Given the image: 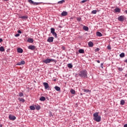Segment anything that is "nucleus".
Returning <instances> with one entry per match:
<instances>
[{
	"label": "nucleus",
	"instance_id": "obj_13",
	"mask_svg": "<svg viewBox=\"0 0 127 127\" xmlns=\"http://www.w3.org/2000/svg\"><path fill=\"white\" fill-rule=\"evenodd\" d=\"M114 11H115V12H118V13H120V12H121V9H120V8H119V7H116V8L114 9Z\"/></svg>",
	"mask_w": 127,
	"mask_h": 127
},
{
	"label": "nucleus",
	"instance_id": "obj_35",
	"mask_svg": "<svg viewBox=\"0 0 127 127\" xmlns=\"http://www.w3.org/2000/svg\"><path fill=\"white\" fill-rule=\"evenodd\" d=\"M107 49H108V50H111V49H112V48L111 47V45H109L107 46Z\"/></svg>",
	"mask_w": 127,
	"mask_h": 127
},
{
	"label": "nucleus",
	"instance_id": "obj_36",
	"mask_svg": "<svg viewBox=\"0 0 127 127\" xmlns=\"http://www.w3.org/2000/svg\"><path fill=\"white\" fill-rule=\"evenodd\" d=\"M77 21H81V20H82V18L78 17V18H77Z\"/></svg>",
	"mask_w": 127,
	"mask_h": 127
},
{
	"label": "nucleus",
	"instance_id": "obj_16",
	"mask_svg": "<svg viewBox=\"0 0 127 127\" xmlns=\"http://www.w3.org/2000/svg\"><path fill=\"white\" fill-rule=\"evenodd\" d=\"M55 90H56V91H58V92H60V91H61V89L60 88V87L58 86H56L55 87Z\"/></svg>",
	"mask_w": 127,
	"mask_h": 127
},
{
	"label": "nucleus",
	"instance_id": "obj_25",
	"mask_svg": "<svg viewBox=\"0 0 127 127\" xmlns=\"http://www.w3.org/2000/svg\"><path fill=\"white\" fill-rule=\"evenodd\" d=\"M125 56V53H122L120 55V57H121V58H124Z\"/></svg>",
	"mask_w": 127,
	"mask_h": 127
},
{
	"label": "nucleus",
	"instance_id": "obj_50",
	"mask_svg": "<svg viewBox=\"0 0 127 127\" xmlns=\"http://www.w3.org/2000/svg\"><path fill=\"white\" fill-rule=\"evenodd\" d=\"M4 1H8V0H3Z\"/></svg>",
	"mask_w": 127,
	"mask_h": 127
},
{
	"label": "nucleus",
	"instance_id": "obj_5",
	"mask_svg": "<svg viewBox=\"0 0 127 127\" xmlns=\"http://www.w3.org/2000/svg\"><path fill=\"white\" fill-rule=\"evenodd\" d=\"M8 119L10 120V121H14L16 119V117L15 116L12 115H9L8 117Z\"/></svg>",
	"mask_w": 127,
	"mask_h": 127
},
{
	"label": "nucleus",
	"instance_id": "obj_10",
	"mask_svg": "<svg viewBox=\"0 0 127 127\" xmlns=\"http://www.w3.org/2000/svg\"><path fill=\"white\" fill-rule=\"evenodd\" d=\"M67 14H68V12L65 11H64L61 13L62 16H66V15H67Z\"/></svg>",
	"mask_w": 127,
	"mask_h": 127
},
{
	"label": "nucleus",
	"instance_id": "obj_23",
	"mask_svg": "<svg viewBox=\"0 0 127 127\" xmlns=\"http://www.w3.org/2000/svg\"><path fill=\"white\" fill-rule=\"evenodd\" d=\"M52 34L53 35V36H55V38H57V37H58L57 36V33L55 32H54V33H52Z\"/></svg>",
	"mask_w": 127,
	"mask_h": 127
},
{
	"label": "nucleus",
	"instance_id": "obj_18",
	"mask_svg": "<svg viewBox=\"0 0 127 127\" xmlns=\"http://www.w3.org/2000/svg\"><path fill=\"white\" fill-rule=\"evenodd\" d=\"M18 101H19V102H22V103H24L25 102V100L22 98H19Z\"/></svg>",
	"mask_w": 127,
	"mask_h": 127
},
{
	"label": "nucleus",
	"instance_id": "obj_49",
	"mask_svg": "<svg viewBox=\"0 0 127 127\" xmlns=\"http://www.w3.org/2000/svg\"><path fill=\"white\" fill-rule=\"evenodd\" d=\"M124 127H127V124L125 125Z\"/></svg>",
	"mask_w": 127,
	"mask_h": 127
},
{
	"label": "nucleus",
	"instance_id": "obj_37",
	"mask_svg": "<svg viewBox=\"0 0 127 127\" xmlns=\"http://www.w3.org/2000/svg\"><path fill=\"white\" fill-rule=\"evenodd\" d=\"M36 110H40V106L39 105L37 106L36 107Z\"/></svg>",
	"mask_w": 127,
	"mask_h": 127
},
{
	"label": "nucleus",
	"instance_id": "obj_43",
	"mask_svg": "<svg viewBox=\"0 0 127 127\" xmlns=\"http://www.w3.org/2000/svg\"><path fill=\"white\" fill-rule=\"evenodd\" d=\"M16 65H22L20 62L18 63Z\"/></svg>",
	"mask_w": 127,
	"mask_h": 127
},
{
	"label": "nucleus",
	"instance_id": "obj_1",
	"mask_svg": "<svg viewBox=\"0 0 127 127\" xmlns=\"http://www.w3.org/2000/svg\"><path fill=\"white\" fill-rule=\"evenodd\" d=\"M78 76L83 79L87 78L88 72L85 69L80 70L78 73Z\"/></svg>",
	"mask_w": 127,
	"mask_h": 127
},
{
	"label": "nucleus",
	"instance_id": "obj_24",
	"mask_svg": "<svg viewBox=\"0 0 127 127\" xmlns=\"http://www.w3.org/2000/svg\"><path fill=\"white\" fill-rule=\"evenodd\" d=\"M46 100V98L45 97L43 96V97H41L40 98V101H42V102H44V101H45Z\"/></svg>",
	"mask_w": 127,
	"mask_h": 127
},
{
	"label": "nucleus",
	"instance_id": "obj_2",
	"mask_svg": "<svg viewBox=\"0 0 127 127\" xmlns=\"http://www.w3.org/2000/svg\"><path fill=\"white\" fill-rule=\"evenodd\" d=\"M93 120L97 123L101 122V116H99V113H96L93 114Z\"/></svg>",
	"mask_w": 127,
	"mask_h": 127
},
{
	"label": "nucleus",
	"instance_id": "obj_6",
	"mask_svg": "<svg viewBox=\"0 0 127 127\" xmlns=\"http://www.w3.org/2000/svg\"><path fill=\"white\" fill-rule=\"evenodd\" d=\"M43 85L45 87V89H50V87L49 86V84H48V83L47 82H44Z\"/></svg>",
	"mask_w": 127,
	"mask_h": 127
},
{
	"label": "nucleus",
	"instance_id": "obj_45",
	"mask_svg": "<svg viewBox=\"0 0 127 127\" xmlns=\"http://www.w3.org/2000/svg\"><path fill=\"white\" fill-rule=\"evenodd\" d=\"M75 77H79V74H75Z\"/></svg>",
	"mask_w": 127,
	"mask_h": 127
},
{
	"label": "nucleus",
	"instance_id": "obj_14",
	"mask_svg": "<svg viewBox=\"0 0 127 127\" xmlns=\"http://www.w3.org/2000/svg\"><path fill=\"white\" fill-rule=\"evenodd\" d=\"M19 17V18H22V19H27V18H28V16H27V15L22 16Z\"/></svg>",
	"mask_w": 127,
	"mask_h": 127
},
{
	"label": "nucleus",
	"instance_id": "obj_32",
	"mask_svg": "<svg viewBox=\"0 0 127 127\" xmlns=\"http://www.w3.org/2000/svg\"><path fill=\"white\" fill-rule=\"evenodd\" d=\"M83 90H84V92H85V93H89V92H91V91H90V90L89 89H83Z\"/></svg>",
	"mask_w": 127,
	"mask_h": 127
},
{
	"label": "nucleus",
	"instance_id": "obj_39",
	"mask_svg": "<svg viewBox=\"0 0 127 127\" xmlns=\"http://www.w3.org/2000/svg\"><path fill=\"white\" fill-rule=\"evenodd\" d=\"M98 51H100V49H99V48L95 49V52H98Z\"/></svg>",
	"mask_w": 127,
	"mask_h": 127
},
{
	"label": "nucleus",
	"instance_id": "obj_53",
	"mask_svg": "<svg viewBox=\"0 0 127 127\" xmlns=\"http://www.w3.org/2000/svg\"><path fill=\"white\" fill-rule=\"evenodd\" d=\"M54 82L56 81V79H54Z\"/></svg>",
	"mask_w": 127,
	"mask_h": 127
},
{
	"label": "nucleus",
	"instance_id": "obj_4",
	"mask_svg": "<svg viewBox=\"0 0 127 127\" xmlns=\"http://www.w3.org/2000/svg\"><path fill=\"white\" fill-rule=\"evenodd\" d=\"M28 1L29 3L33 4L34 5H38V4H40V3L34 2L32 0H28Z\"/></svg>",
	"mask_w": 127,
	"mask_h": 127
},
{
	"label": "nucleus",
	"instance_id": "obj_15",
	"mask_svg": "<svg viewBox=\"0 0 127 127\" xmlns=\"http://www.w3.org/2000/svg\"><path fill=\"white\" fill-rule=\"evenodd\" d=\"M17 50L18 53H22L23 52V50L20 48H18Z\"/></svg>",
	"mask_w": 127,
	"mask_h": 127
},
{
	"label": "nucleus",
	"instance_id": "obj_29",
	"mask_svg": "<svg viewBox=\"0 0 127 127\" xmlns=\"http://www.w3.org/2000/svg\"><path fill=\"white\" fill-rule=\"evenodd\" d=\"M0 51L1 52H3V51H4V48H3V47H0Z\"/></svg>",
	"mask_w": 127,
	"mask_h": 127
},
{
	"label": "nucleus",
	"instance_id": "obj_41",
	"mask_svg": "<svg viewBox=\"0 0 127 127\" xmlns=\"http://www.w3.org/2000/svg\"><path fill=\"white\" fill-rule=\"evenodd\" d=\"M19 35H20L19 34H16V35H15V37H18V36H19Z\"/></svg>",
	"mask_w": 127,
	"mask_h": 127
},
{
	"label": "nucleus",
	"instance_id": "obj_9",
	"mask_svg": "<svg viewBox=\"0 0 127 127\" xmlns=\"http://www.w3.org/2000/svg\"><path fill=\"white\" fill-rule=\"evenodd\" d=\"M28 49H30V50L33 51L35 50V46L30 45L28 46Z\"/></svg>",
	"mask_w": 127,
	"mask_h": 127
},
{
	"label": "nucleus",
	"instance_id": "obj_47",
	"mask_svg": "<svg viewBox=\"0 0 127 127\" xmlns=\"http://www.w3.org/2000/svg\"><path fill=\"white\" fill-rule=\"evenodd\" d=\"M96 62H97V63H100V60H97Z\"/></svg>",
	"mask_w": 127,
	"mask_h": 127
},
{
	"label": "nucleus",
	"instance_id": "obj_26",
	"mask_svg": "<svg viewBox=\"0 0 127 127\" xmlns=\"http://www.w3.org/2000/svg\"><path fill=\"white\" fill-rule=\"evenodd\" d=\"M78 52H79V53H80V54H82L83 53H84V51L83 49H79L78 50Z\"/></svg>",
	"mask_w": 127,
	"mask_h": 127
},
{
	"label": "nucleus",
	"instance_id": "obj_19",
	"mask_svg": "<svg viewBox=\"0 0 127 127\" xmlns=\"http://www.w3.org/2000/svg\"><path fill=\"white\" fill-rule=\"evenodd\" d=\"M67 67L69 69H72L73 68V65H72V64H67Z\"/></svg>",
	"mask_w": 127,
	"mask_h": 127
},
{
	"label": "nucleus",
	"instance_id": "obj_17",
	"mask_svg": "<svg viewBox=\"0 0 127 127\" xmlns=\"http://www.w3.org/2000/svg\"><path fill=\"white\" fill-rule=\"evenodd\" d=\"M88 46L89 47H93L94 46V43L92 42H89L88 43Z\"/></svg>",
	"mask_w": 127,
	"mask_h": 127
},
{
	"label": "nucleus",
	"instance_id": "obj_8",
	"mask_svg": "<svg viewBox=\"0 0 127 127\" xmlns=\"http://www.w3.org/2000/svg\"><path fill=\"white\" fill-rule=\"evenodd\" d=\"M118 20L119 21H124L125 20V16H120L118 17Z\"/></svg>",
	"mask_w": 127,
	"mask_h": 127
},
{
	"label": "nucleus",
	"instance_id": "obj_31",
	"mask_svg": "<svg viewBox=\"0 0 127 127\" xmlns=\"http://www.w3.org/2000/svg\"><path fill=\"white\" fill-rule=\"evenodd\" d=\"M97 10H93L92 11L91 13L93 14H96V13H97Z\"/></svg>",
	"mask_w": 127,
	"mask_h": 127
},
{
	"label": "nucleus",
	"instance_id": "obj_7",
	"mask_svg": "<svg viewBox=\"0 0 127 127\" xmlns=\"http://www.w3.org/2000/svg\"><path fill=\"white\" fill-rule=\"evenodd\" d=\"M53 40H54V37H50L48 38L47 42H53Z\"/></svg>",
	"mask_w": 127,
	"mask_h": 127
},
{
	"label": "nucleus",
	"instance_id": "obj_40",
	"mask_svg": "<svg viewBox=\"0 0 127 127\" xmlns=\"http://www.w3.org/2000/svg\"><path fill=\"white\" fill-rule=\"evenodd\" d=\"M84 2H86V0H83L81 1V3H84Z\"/></svg>",
	"mask_w": 127,
	"mask_h": 127
},
{
	"label": "nucleus",
	"instance_id": "obj_27",
	"mask_svg": "<svg viewBox=\"0 0 127 127\" xmlns=\"http://www.w3.org/2000/svg\"><path fill=\"white\" fill-rule=\"evenodd\" d=\"M30 109L31 111H34V110H35V107L33 106H31Z\"/></svg>",
	"mask_w": 127,
	"mask_h": 127
},
{
	"label": "nucleus",
	"instance_id": "obj_44",
	"mask_svg": "<svg viewBox=\"0 0 127 127\" xmlns=\"http://www.w3.org/2000/svg\"><path fill=\"white\" fill-rule=\"evenodd\" d=\"M103 65H104V64H103V63L101 64V68H103Z\"/></svg>",
	"mask_w": 127,
	"mask_h": 127
},
{
	"label": "nucleus",
	"instance_id": "obj_11",
	"mask_svg": "<svg viewBox=\"0 0 127 127\" xmlns=\"http://www.w3.org/2000/svg\"><path fill=\"white\" fill-rule=\"evenodd\" d=\"M33 41H34L33 39L31 38H29L27 40V42H28L29 43H33Z\"/></svg>",
	"mask_w": 127,
	"mask_h": 127
},
{
	"label": "nucleus",
	"instance_id": "obj_30",
	"mask_svg": "<svg viewBox=\"0 0 127 127\" xmlns=\"http://www.w3.org/2000/svg\"><path fill=\"white\" fill-rule=\"evenodd\" d=\"M125 103H126V102H125V100H122L121 101L120 104H121V105H122L123 106V105H125Z\"/></svg>",
	"mask_w": 127,
	"mask_h": 127
},
{
	"label": "nucleus",
	"instance_id": "obj_21",
	"mask_svg": "<svg viewBox=\"0 0 127 127\" xmlns=\"http://www.w3.org/2000/svg\"><path fill=\"white\" fill-rule=\"evenodd\" d=\"M83 29L85 31H88V30H89V27H88L87 26H84L83 27Z\"/></svg>",
	"mask_w": 127,
	"mask_h": 127
},
{
	"label": "nucleus",
	"instance_id": "obj_52",
	"mask_svg": "<svg viewBox=\"0 0 127 127\" xmlns=\"http://www.w3.org/2000/svg\"><path fill=\"white\" fill-rule=\"evenodd\" d=\"M0 127H2V125L0 124Z\"/></svg>",
	"mask_w": 127,
	"mask_h": 127
},
{
	"label": "nucleus",
	"instance_id": "obj_51",
	"mask_svg": "<svg viewBox=\"0 0 127 127\" xmlns=\"http://www.w3.org/2000/svg\"><path fill=\"white\" fill-rule=\"evenodd\" d=\"M125 12H126V13L127 14V10H125Z\"/></svg>",
	"mask_w": 127,
	"mask_h": 127
},
{
	"label": "nucleus",
	"instance_id": "obj_28",
	"mask_svg": "<svg viewBox=\"0 0 127 127\" xmlns=\"http://www.w3.org/2000/svg\"><path fill=\"white\" fill-rule=\"evenodd\" d=\"M54 32H55V29H54V28H51V33H53Z\"/></svg>",
	"mask_w": 127,
	"mask_h": 127
},
{
	"label": "nucleus",
	"instance_id": "obj_46",
	"mask_svg": "<svg viewBox=\"0 0 127 127\" xmlns=\"http://www.w3.org/2000/svg\"><path fill=\"white\" fill-rule=\"evenodd\" d=\"M1 42H2V39H0V43Z\"/></svg>",
	"mask_w": 127,
	"mask_h": 127
},
{
	"label": "nucleus",
	"instance_id": "obj_48",
	"mask_svg": "<svg viewBox=\"0 0 127 127\" xmlns=\"http://www.w3.org/2000/svg\"><path fill=\"white\" fill-rule=\"evenodd\" d=\"M124 62H125V63H127V59L126 60H125V61H124Z\"/></svg>",
	"mask_w": 127,
	"mask_h": 127
},
{
	"label": "nucleus",
	"instance_id": "obj_38",
	"mask_svg": "<svg viewBox=\"0 0 127 127\" xmlns=\"http://www.w3.org/2000/svg\"><path fill=\"white\" fill-rule=\"evenodd\" d=\"M118 70H119V71H120V72H122V71H123V68H122V67H119V68H118Z\"/></svg>",
	"mask_w": 127,
	"mask_h": 127
},
{
	"label": "nucleus",
	"instance_id": "obj_42",
	"mask_svg": "<svg viewBox=\"0 0 127 127\" xmlns=\"http://www.w3.org/2000/svg\"><path fill=\"white\" fill-rule=\"evenodd\" d=\"M17 32H18V33H19L20 34H21V33H22L21 31H20V30H18L17 31Z\"/></svg>",
	"mask_w": 127,
	"mask_h": 127
},
{
	"label": "nucleus",
	"instance_id": "obj_54",
	"mask_svg": "<svg viewBox=\"0 0 127 127\" xmlns=\"http://www.w3.org/2000/svg\"><path fill=\"white\" fill-rule=\"evenodd\" d=\"M86 0V1H87V0Z\"/></svg>",
	"mask_w": 127,
	"mask_h": 127
},
{
	"label": "nucleus",
	"instance_id": "obj_33",
	"mask_svg": "<svg viewBox=\"0 0 127 127\" xmlns=\"http://www.w3.org/2000/svg\"><path fill=\"white\" fill-rule=\"evenodd\" d=\"M19 97H23V96H24V94H23V93L22 92H19Z\"/></svg>",
	"mask_w": 127,
	"mask_h": 127
},
{
	"label": "nucleus",
	"instance_id": "obj_34",
	"mask_svg": "<svg viewBox=\"0 0 127 127\" xmlns=\"http://www.w3.org/2000/svg\"><path fill=\"white\" fill-rule=\"evenodd\" d=\"M20 63H21V64L22 65H24V64H25V62L24 61H22Z\"/></svg>",
	"mask_w": 127,
	"mask_h": 127
},
{
	"label": "nucleus",
	"instance_id": "obj_22",
	"mask_svg": "<svg viewBox=\"0 0 127 127\" xmlns=\"http://www.w3.org/2000/svg\"><path fill=\"white\" fill-rule=\"evenodd\" d=\"M96 35L97 36H99L100 37H101V36H103V35L102 34V33H101L100 32H97L96 33Z\"/></svg>",
	"mask_w": 127,
	"mask_h": 127
},
{
	"label": "nucleus",
	"instance_id": "obj_3",
	"mask_svg": "<svg viewBox=\"0 0 127 127\" xmlns=\"http://www.w3.org/2000/svg\"><path fill=\"white\" fill-rule=\"evenodd\" d=\"M51 62H55V63H56L57 61H56V60L51 59H47L43 61V63H45V64H49Z\"/></svg>",
	"mask_w": 127,
	"mask_h": 127
},
{
	"label": "nucleus",
	"instance_id": "obj_20",
	"mask_svg": "<svg viewBox=\"0 0 127 127\" xmlns=\"http://www.w3.org/2000/svg\"><path fill=\"white\" fill-rule=\"evenodd\" d=\"M70 92L71 94H72V95H75L76 94V92L73 89H71L70 90Z\"/></svg>",
	"mask_w": 127,
	"mask_h": 127
},
{
	"label": "nucleus",
	"instance_id": "obj_12",
	"mask_svg": "<svg viewBox=\"0 0 127 127\" xmlns=\"http://www.w3.org/2000/svg\"><path fill=\"white\" fill-rule=\"evenodd\" d=\"M65 0H62L58 2L57 4H63V3H65Z\"/></svg>",
	"mask_w": 127,
	"mask_h": 127
}]
</instances>
